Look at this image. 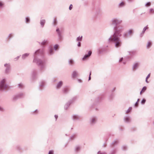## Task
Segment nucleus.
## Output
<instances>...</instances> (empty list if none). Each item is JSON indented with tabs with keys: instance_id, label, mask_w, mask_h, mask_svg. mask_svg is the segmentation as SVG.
Masks as SVG:
<instances>
[{
	"instance_id": "nucleus-1",
	"label": "nucleus",
	"mask_w": 154,
	"mask_h": 154,
	"mask_svg": "<svg viewBox=\"0 0 154 154\" xmlns=\"http://www.w3.org/2000/svg\"><path fill=\"white\" fill-rule=\"evenodd\" d=\"M108 40L114 42L115 46L116 48L121 47L122 44V41L118 36H110Z\"/></svg>"
},
{
	"instance_id": "nucleus-2",
	"label": "nucleus",
	"mask_w": 154,
	"mask_h": 154,
	"mask_svg": "<svg viewBox=\"0 0 154 154\" xmlns=\"http://www.w3.org/2000/svg\"><path fill=\"white\" fill-rule=\"evenodd\" d=\"M114 31V34L111 36H118L119 37L121 35V33L123 31L124 29L121 26H115L113 28Z\"/></svg>"
},
{
	"instance_id": "nucleus-3",
	"label": "nucleus",
	"mask_w": 154,
	"mask_h": 154,
	"mask_svg": "<svg viewBox=\"0 0 154 154\" xmlns=\"http://www.w3.org/2000/svg\"><path fill=\"white\" fill-rule=\"evenodd\" d=\"M122 22V21L121 20L116 18H114L111 20V23L112 25H115V26H116L117 25L121 24Z\"/></svg>"
},
{
	"instance_id": "nucleus-4",
	"label": "nucleus",
	"mask_w": 154,
	"mask_h": 154,
	"mask_svg": "<svg viewBox=\"0 0 154 154\" xmlns=\"http://www.w3.org/2000/svg\"><path fill=\"white\" fill-rule=\"evenodd\" d=\"M5 81L4 79L1 81L0 84V89H7L8 88V86L5 84Z\"/></svg>"
},
{
	"instance_id": "nucleus-5",
	"label": "nucleus",
	"mask_w": 154,
	"mask_h": 154,
	"mask_svg": "<svg viewBox=\"0 0 154 154\" xmlns=\"http://www.w3.org/2000/svg\"><path fill=\"white\" fill-rule=\"evenodd\" d=\"M140 65V63H134L132 66V69L133 70H136L138 67Z\"/></svg>"
},
{
	"instance_id": "nucleus-6",
	"label": "nucleus",
	"mask_w": 154,
	"mask_h": 154,
	"mask_svg": "<svg viewBox=\"0 0 154 154\" xmlns=\"http://www.w3.org/2000/svg\"><path fill=\"white\" fill-rule=\"evenodd\" d=\"M124 121L125 122L129 123L131 121V118L129 116H125L124 118Z\"/></svg>"
},
{
	"instance_id": "nucleus-7",
	"label": "nucleus",
	"mask_w": 154,
	"mask_h": 154,
	"mask_svg": "<svg viewBox=\"0 0 154 154\" xmlns=\"http://www.w3.org/2000/svg\"><path fill=\"white\" fill-rule=\"evenodd\" d=\"M92 53V52L91 51H89L88 52V54H86L85 55L84 57L82 59L83 60H85L87 58H88L89 56L91 55V54Z\"/></svg>"
},
{
	"instance_id": "nucleus-8",
	"label": "nucleus",
	"mask_w": 154,
	"mask_h": 154,
	"mask_svg": "<svg viewBox=\"0 0 154 154\" xmlns=\"http://www.w3.org/2000/svg\"><path fill=\"white\" fill-rule=\"evenodd\" d=\"M119 63H122L124 65H125L126 63V61L124 60L123 57L120 58L119 60Z\"/></svg>"
},
{
	"instance_id": "nucleus-9",
	"label": "nucleus",
	"mask_w": 154,
	"mask_h": 154,
	"mask_svg": "<svg viewBox=\"0 0 154 154\" xmlns=\"http://www.w3.org/2000/svg\"><path fill=\"white\" fill-rule=\"evenodd\" d=\"M115 96V94L114 93H111V94L109 96L108 99L109 100H111L114 98Z\"/></svg>"
},
{
	"instance_id": "nucleus-10",
	"label": "nucleus",
	"mask_w": 154,
	"mask_h": 154,
	"mask_svg": "<svg viewBox=\"0 0 154 154\" xmlns=\"http://www.w3.org/2000/svg\"><path fill=\"white\" fill-rule=\"evenodd\" d=\"M152 45V43L150 41H149L146 45V48L147 49H149L150 48Z\"/></svg>"
},
{
	"instance_id": "nucleus-11",
	"label": "nucleus",
	"mask_w": 154,
	"mask_h": 154,
	"mask_svg": "<svg viewBox=\"0 0 154 154\" xmlns=\"http://www.w3.org/2000/svg\"><path fill=\"white\" fill-rule=\"evenodd\" d=\"M125 5V3L124 2H122L119 4V6L120 7H122Z\"/></svg>"
},
{
	"instance_id": "nucleus-12",
	"label": "nucleus",
	"mask_w": 154,
	"mask_h": 154,
	"mask_svg": "<svg viewBox=\"0 0 154 154\" xmlns=\"http://www.w3.org/2000/svg\"><path fill=\"white\" fill-rule=\"evenodd\" d=\"M133 30L132 29H130L128 31V34L129 35H131V34L133 33Z\"/></svg>"
},
{
	"instance_id": "nucleus-13",
	"label": "nucleus",
	"mask_w": 154,
	"mask_h": 154,
	"mask_svg": "<svg viewBox=\"0 0 154 154\" xmlns=\"http://www.w3.org/2000/svg\"><path fill=\"white\" fill-rule=\"evenodd\" d=\"M128 52H129V55L131 56L134 55L135 53V51H129Z\"/></svg>"
},
{
	"instance_id": "nucleus-14",
	"label": "nucleus",
	"mask_w": 154,
	"mask_h": 154,
	"mask_svg": "<svg viewBox=\"0 0 154 154\" xmlns=\"http://www.w3.org/2000/svg\"><path fill=\"white\" fill-rule=\"evenodd\" d=\"M146 86H144V87H143V88L142 89L141 91L140 92V94H141V93L142 92H144L146 91Z\"/></svg>"
},
{
	"instance_id": "nucleus-15",
	"label": "nucleus",
	"mask_w": 154,
	"mask_h": 154,
	"mask_svg": "<svg viewBox=\"0 0 154 154\" xmlns=\"http://www.w3.org/2000/svg\"><path fill=\"white\" fill-rule=\"evenodd\" d=\"M77 75V73L75 71H74L73 72L72 76L73 78H75L76 77Z\"/></svg>"
},
{
	"instance_id": "nucleus-16",
	"label": "nucleus",
	"mask_w": 154,
	"mask_h": 154,
	"mask_svg": "<svg viewBox=\"0 0 154 154\" xmlns=\"http://www.w3.org/2000/svg\"><path fill=\"white\" fill-rule=\"evenodd\" d=\"M62 82H60L58 84L57 87V88H59L62 86Z\"/></svg>"
},
{
	"instance_id": "nucleus-17",
	"label": "nucleus",
	"mask_w": 154,
	"mask_h": 154,
	"mask_svg": "<svg viewBox=\"0 0 154 154\" xmlns=\"http://www.w3.org/2000/svg\"><path fill=\"white\" fill-rule=\"evenodd\" d=\"M148 29V25L144 27L143 28V30L142 31V32H143V33H145V31L146 30Z\"/></svg>"
},
{
	"instance_id": "nucleus-18",
	"label": "nucleus",
	"mask_w": 154,
	"mask_h": 154,
	"mask_svg": "<svg viewBox=\"0 0 154 154\" xmlns=\"http://www.w3.org/2000/svg\"><path fill=\"white\" fill-rule=\"evenodd\" d=\"M118 143V141L117 140L114 141L112 143V146H114L116 144H117Z\"/></svg>"
},
{
	"instance_id": "nucleus-19",
	"label": "nucleus",
	"mask_w": 154,
	"mask_h": 154,
	"mask_svg": "<svg viewBox=\"0 0 154 154\" xmlns=\"http://www.w3.org/2000/svg\"><path fill=\"white\" fill-rule=\"evenodd\" d=\"M45 23V20H42L41 21L40 23H41V25L42 26H43L44 25Z\"/></svg>"
},
{
	"instance_id": "nucleus-20",
	"label": "nucleus",
	"mask_w": 154,
	"mask_h": 154,
	"mask_svg": "<svg viewBox=\"0 0 154 154\" xmlns=\"http://www.w3.org/2000/svg\"><path fill=\"white\" fill-rule=\"evenodd\" d=\"M131 107H129L128 109L126 111V113H128L131 110Z\"/></svg>"
},
{
	"instance_id": "nucleus-21",
	"label": "nucleus",
	"mask_w": 154,
	"mask_h": 154,
	"mask_svg": "<svg viewBox=\"0 0 154 154\" xmlns=\"http://www.w3.org/2000/svg\"><path fill=\"white\" fill-rule=\"evenodd\" d=\"M146 101V100L145 99H143L142 100L141 102V104H144L145 103Z\"/></svg>"
},
{
	"instance_id": "nucleus-22",
	"label": "nucleus",
	"mask_w": 154,
	"mask_h": 154,
	"mask_svg": "<svg viewBox=\"0 0 154 154\" xmlns=\"http://www.w3.org/2000/svg\"><path fill=\"white\" fill-rule=\"evenodd\" d=\"M149 12L150 13H154V9L151 8L149 10Z\"/></svg>"
},
{
	"instance_id": "nucleus-23",
	"label": "nucleus",
	"mask_w": 154,
	"mask_h": 154,
	"mask_svg": "<svg viewBox=\"0 0 154 154\" xmlns=\"http://www.w3.org/2000/svg\"><path fill=\"white\" fill-rule=\"evenodd\" d=\"M97 154H106L105 152H101V151H98L97 152Z\"/></svg>"
},
{
	"instance_id": "nucleus-24",
	"label": "nucleus",
	"mask_w": 154,
	"mask_h": 154,
	"mask_svg": "<svg viewBox=\"0 0 154 154\" xmlns=\"http://www.w3.org/2000/svg\"><path fill=\"white\" fill-rule=\"evenodd\" d=\"M116 90V88L114 87L113 89H112L111 90V93H114V92Z\"/></svg>"
},
{
	"instance_id": "nucleus-25",
	"label": "nucleus",
	"mask_w": 154,
	"mask_h": 154,
	"mask_svg": "<svg viewBox=\"0 0 154 154\" xmlns=\"http://www.w3.org/2000/svg\"><path fill=\"white\" fill-rule=\"evenodd\" d=\"M128 34L126 33H125L123 34V36L124 38H127V37H128Z\"/></svg>"
},
{
	"instance_id": "nucleus-26",
	"label": "nucleus",
	"mask_w": 154,
	"mask_h": 154,
	"mask_svg": "<svg viewBox=\"0 0 154 154\" xmlns=\"http://www.w3.org/2000/svg\"><path fill=\"white\" fill-rule=\"evenodd\" d=\"M122 150H125L127 149V147L126 146H122Z\"/></svg>"
},
{
	"instance_id": "nucleus-27",
	"label": "nucleus",
	"mask_w": 154,
	"mask_h": 154,
	"mask_svg": "<svg viewBox=\"0 0 154 154\" xmlns=\"http://www.w3.org/2000/svg\"><path fill=\"white\" fill-rule=\"evenodd\" d=\"M58 48V46L57 45H56L54 46V48L55 50H57Z\"/></svg>"
},
{
	"instance_id": "nucleus-28",
	"label": "nucleus",
	"mask_w": 154,
	"mask_h": 154,
	"mask_svg": "<svg viewBox=\"0 0 154 154\" xmlns=\"http://www.w3.org/2000/svg\"><path fill=\"white\" fill-rule=\"evenodd\" d=\"M116 151L115 150H112L109 154H115Z\"/></svg>"
},
{
	"instance_id": "nucleus-29",
	"label": "nucleus",
	"mask_w": 154,
	"mask_h": 154,
	"mask_svg": "<svg viewBox=\"0 0 154 154\" xmlns=\"http://www.w3.org/2000/svg\"><path fill=\"white\" fill-rule=\"evenodd\" d=\"M82 39V37H79L77 38V40L78 41H81Z\"/></svg>"
},
{
	"instance_id": "nucleus-30",
	"label": "nucleus",
	"mask_w": 154,
	"mask_h": 154,
	"mask_svg": "<svg viewBox=\"0 0 154 154\" xmlns=\"http://www.w3.org/2000/svg\"><path fill=\"white\" fill-rule=\"evenodd\" d=\"M26 23H28L29 22V19L28 18V17L26 18Z\"/></svg>"
},
{
	"instance_id": "nucleus-31",
	"label": "nucleus",
	"mask_w": 154,
	"mask_h": 154,
	"mask_svg": "<svg viewBox=\"0 0 154 154\" xmlns=\"http://www.w3.org/2000/svg\"><path fill=\"white\" fill-rule=\"evenodd\" d=\"M150 2H148L146 3V4L145 5L146 6H149L150 5Z\"/></svg>"
},
{
	"instance_id": "nucleus-32",
	"label": "nucleus",
	"mask_w": 154,
	"mask_h": 154,
	"mask_svg": "<svg viewBox=\"0 0 154 154\" xmlns=\"http://www.w3.org/2000/svg\"><path fill=\"white\" fill-rule=\"evenodd\" d=\"M144 33H143V32H142L140 34V37H142L143 36Z\"/></svg>"
},
{
	"instance_id": "nucleus-33",
	"label": "nucleus",
	"mask_w": 154,
	"mask_h": 154,
	"mask_svg": "<svg viewBox=\"0 0 154 154\" xmlns=\"http://www.w3.org/2000/svg\"><path fill=\"white\" fill-rule=\"evenodd\" d=\"M53 50L52 48H51L50 50V53L51 54H52Z\"/></svg>"
},
{
	"instance_id": "nucleus-34",
	"label": "nucleus",
	"mask_w": 154,
	"mask_h": 154,
	"mask_svg": "<svg viewBox=\"0 0 154 154\" xmlns=\"http://www.w3.org/2000/svg\"><path fill=\"white\" fill-rule=\"evenodd\" d=\"M72 8V5H70L69 6V9L70 10H71Z\"/></svg>"
},
{
	"instance_id": "nucleus-35",
	"label": "nucleus",
	"mask_w": 154,
	"mask_h": 154,
	"mask_svg": "<svg viewBox=\"0 0 154 154\" xmlns=\"http://www.w3.org/2000/svg\"><path fill=\"white\" fill-rule=\"evenodd\" d=\"M150 73H149L148 74V75H147V76H146V79H148L149 78V77L150 76Z\"/></svg>"
},
{
	"instance_id": "nucleus-36",
	"label": "nucleus",
	"mask_w": 154,
	"mask_h": 154,
	"mask_svg": "<svg viewBox=\"0 0 154 154\" xmlns=\"http://www.w3.org/2000/svg\"><path fill=\"white\" fill-rule=\"evenodd\" d=\"M95 119H93L92 120L91 122L92 123H93L95 122Z\"/></svg>"
},
{
	"instance_id": "nucleus-37",
	"label": "nucleus",
	"mask_w": 154,
	"mask_h": 154,
	"mask_svg": "<svg viewBox=\"0 0 154 154\" xmlns=\"http://www.w3.org/2000/svg\"><path fill=\"white\" fill-rule=\"evenodd\" d=\"M73 63V61L72 60H70L69 61V63H70V64H72Z\"/></svg>"
},
{
	"instance_id": "nucleus-38",
	"label": "nucleus",
	"mask_w": 154,
	"mask_h": 154,
	"mask_svg": "<svg viewBox=\"0 0 154 154\" xmlns=\"http://www.w3.org/2000/svg\"><path fill=\"white\" fill-rule=\"evenodd\" d=\"M3 5V4L2 2H0V7H2Z\"/></svg>"
},
{
	"instance_id": "nucleus-39",
	"label": "nucleus",
	"mask_w": 154,
	"mask_h": 154,
	"mask_svg": "<svg viewBox=\"0 0 154 154\" xmlns=\"http://www.w3.org/2000/svg\"><path fill=\"white\" fill-rule=\"evenodd\" d=\"M49 154H53V152L52 151H50L49 152Z\"/></svg>"
},
{
	"instance_id": "nucleus-40",
	"label": "nucleus",
	"mask_w": 154,
	"mask_h": 154,
	"mask_svg": "<svg viewBox=\"0 0 154 154\" xmlns=\"http://www.w3.org/2000/svg\"><path fill=\"white\" fill-rule=\"evenodd\" d=\"M129 2H131L134 1V0H127Z\"/></svg>"
},
{
	"instance_id": "nucleus-41",
	"label": "nucleus",
	"mask_w": 154,
	"mask_h": 154,
	"mask_svg": "<svg viewBox=\"0 0 154 154\" xmlns=\"http://www.w3.org/2000/svg\"><path fill=\"white\" fill-rule=\"evenodd\" d=\"M5 66H6V67H9V65L8 64H5Z\"/></svg>"
},
{
	"instance_id": "nucleus-42",
	"label": "nucleus",
	"mask_w": 154,
	"mask_h": 154,
	"mask_svg": "<svg viewBox=\"0 0 154 154\" xmlns=\"http://www.w3.org/2000/svg\"><path fill=\"white\" fill-rule=\"evenodd\" d=\"M67 91H68V89L67 88H65L64 89V91L65 92H66Z\"/></svg>"
},
{
	"instance_id": "nucleus-43",
	"label": "nucleus",
	"mask_w": 154,
	"mask_h": 154,
	"mask_svg": "<svg viewBox=\"0 0 154 154\" xmlns=\"http://www.w3.org/2000/svg\"><path fill=\"white\" fill-rule=\"evenodd\" d=\"M78 45L79 47H80V46H81V43H80V42H79L78 44Z\"/></svg>"
},
{
	"instance_id": "nucleus-44",
	"label": "nucleus",
	"mask_w": 154,
	"mask_h": 154,
	"mask_svg": "<svg viewBox=\"0 0 154 154\" xmlns=\"http://www.w3.org/2000/svg\"><path fill=\"white\" fill-rule=\"evenodd\" d=\"M138 102H137V101L136 103H135V106H137L138 105Z\"/></svg>"
},
{
	"instance_id": "nucleus-45",
	"label": "nucleus",
	"mask_w": 154,
	"mask_h": 154,
	"mask_svg": "<svg viewBox=\"0 0 154 154\" xmlns=\"http://www.w3.org/2000/svg\"><path fill=\"white\" fill-rule=\"evenodd\" d=\"M91 75V73L90 72V76H89V80H90L91 79V76H90V75Z\"/></svg>"
},
{
	"instance_id": "nucleus-46",
	"label": "nucleus",
	"mask_w": 154,
	"mask_h": 154,
	"mask_svg": "<svg viewBox=\"0 0 154 154\" xmlns=\"http://www.w3.org/2000/svg\"><path fill=\"white\" fill-rule=\"evenodd\" d=\"M28 55L27 54H25L23 55V57H24L25 56H27Z\"/></svg>"
},
{
	"instance_id": "nucleus-47",
	"label": "nucleus",
	"mask_w": 154,
	"mask_h": 154,
	"mask_svg": "<svg viewBox=\"0 0 154 154\" xmlns=\"http://www.w3.org/2000/svg\"><path fill=\"white\" fill-rule=\"evenodd\" d=\"M147 79H146V82L147 83H149V82H148V81Z\"/></svg>"
},
{
	"instance_id": "nucleus-48",
	"label": "nucleus",
	"mask_w": 154,
	"mask_h": 154,
	"mask_svg": "<svg viewBox=\"0 0 154 154\" xmlns=\"http://www.w3.org/2000/svg\"><path fill=\"white\" fill-rule=\"evenodd\" d=\"M56 22H56V20H54V23H55V24H56Z\"/></svg>"
},
{
	"instance_id": "nucleus-49",
	"label": "nucleus",
	"mask_w": 154,
	"mask_h": 154,
	"mask_svg": "<svg viewBox=\"0 0 154 154\" xmlns=\"http://www.w3.org/2000/svg\"><path fill=\"white\" fill-rule=\"evenodd\" d=\"M19 87H22V85H21V84H19Z\"/></svg>"
},
{
	"instance_id": "nucleus-50",
	"label": "nucleus",
	"mask_w": 154,
	"mask_h": 154,
	"mask_svg": "<svg viewBox=\"0 0 154 154\" xmlns=\"http://www.w3.org/2000/svg\"><path fill=\"white\" fill-rule=\"evenodd\" d=\"M56 31L57 32H58L59 31V29H57L56 30Z\"/></svg>"
},
{
	"instance_id": "nucleus-51",
	"label": "nucleus",
	"mask_w": 154,
	"mask_h": 154,
	"mask_svg": "<svg viewBox=\"0 0 154 154\" xmlns=\"http://www.w3.org/2000/svg\"><path fill=\"white\" fill-rule=\"evenodd\" d=\"M98 99L99 100H100L101 99L99 97H98Z\"/></svg>"
},
{
	"instance_id": "nucleus-52",
	"label": "nucleus",
	"mask_w": 154,
	"mask_h": 154,
	"mask_svg": "<svg viewBox=\"0 0 154 154\" xmlns=\"http://www.w3.org/2000/svg\"><path fill=\"white\" fill-rule=\"evenodd\" d=\"M55 117L57 119V116H55Z\"/></svg>"
},
{
	"instance_id": "nucleus-53",
	"label": "nucleus",
	"mask_w": 154,
	"mask_h": 154,
	"mask_svg": "<svg viewBox=\"0 0 154 154\" xmlns=\"http://www.w3.org/2000/svg\"><path fill=\"white\" fill-rule=\"evenodd\" d=\"M139 99H137V102H138L139 101Z\"/></svg>"
},
{
	"instance_id": "nucleus-54",
	"label": "nucleus",
	"mask_w": 154,
	"mask_h": 154,
	"mask_svg": "<svg viewBox=\"0 0 154 154\" xmlns=\"http://www.w3.org/2000/svg\"><path fill=\"white\" fill-rule=\"evenodd\" d=\"M99 52L100 53H101L102 52L100 51H99Z\"/></svg>"
},
{
	"instance_id": "nucleus-55",
	"label": "nucleus",
	"mask_w": 154,
	"mask_h": 154,
	"mask_svg": "<svg viewBox=\"0 0 154 154\" xmlns=\"http://www.w3.org/2000/svg\"><path fill=\"white\" fill-rule=\"evenodd\" d=\"M42 44L43 45H44L45 44V43H44V42H43L42 43Z\"/></svg>"
},
{
	"instance_id": "nucleus-56",
	"label": "nucleus",
	"mask_w": 154,
	"mask_h": 154,
	"mask_svg": "<svg viewBox=\"0 0 154 154\" xmlns=\"http://www.w3.org/2000/svg\"><path fill=\"white\" fill-rule=\"evenodd\" d=\"M2 109V108L0 107V110H1Z\"/></svg>"
},
{
	"instance_id": "nucleus-57",
	"label": "nucleus",
	"mask_w": 154,
	"mask_h": 154,
	"mask_svg": "<svg viewBox=\"0 0 154 154\" xmlns=\"http://www.w3.org/2000/svg\"><path fill=\"white\" fill-rule=\"evenodd\" d=\"M103 146L104 147H105V146H104V145H103Z\"/></svg>"
},
{
	"instance_id": "nucleus-58",
	"label": "nucleus",
	"mask_w": 154,
	"mask_h": 154,
	"mask_svg": "<svg viewBox=\"0 0 154 154\" xmlns=\"http://www.w3.org/2000/svg\"><path fill=\"white\" fill-rule=\"evenodd\" d=\"M47 42L46 41V42H45V43H47Z\"/></svg>"
}]
</instances>
